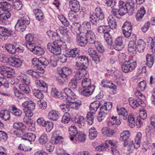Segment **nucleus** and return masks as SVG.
<instances>
[{
	"mask_svg": "<svg viewBox=\"0 0 155 155\" xmlns=\"http://www.w3.org/2000/svg\"><path fill=\"white\" fill-rule=\"evenodd\" d=\"M12 114L15 116H20L22 114V111L15 106L12 107Z\"/></svg>",
	"mask_w": 155,
	"mask_h": 155,
	"instance_id": "680f3d73",
	"label": "nucleus"
},
{
	"mask_svg": "<svg viewBox=\"0 0 155 155\" xmlns=\"http://www.w3.org/2000/svg\"><path fill=\"white\" fill-rule=\"evenodd\" d=\"M98 31L100 33H105L110 31L109 27L107 25L99 26L97 28Z\"/></svg>",
	"mask_w": 155,
	"mask_h": 155,
	"instance_id": "6e6d98bb",
	"label": "nucleus"
},
{
	"mask_svg": "<svg viewBox=\"0 0 155 155\" xmlns=\"http://www.w3.org/2000/svg\"><path fill=\"white\" fill-rule=\"evenodd\" d=\"M137 48L140 52L143 51L146 46L145 42L142 39H139L137 41Z\"/></svg>",
	"mask_w": 155,
	"mask_h": 155,
	"instance_id": "58836bf2",
	"label": "nucleus"
},
{
	"mask_svg": "<svg viewBox=\"0 0 155 155\" xmlns=\"http://www.w3.org/2000/svg\"><path fill=\"white\" fill-rule=\"evenodd\" d=\"M0 117L4 120H8L10 118V113L7 110L2 111L0 113Z\"/></svg>",
	"mask_w": 155,
	"mask_h": 155,
	"instance_id": "a18cd8bd",
	"label": "nucleus"
},
{
	"mask_svg": "<svg viewBox=\"0 0 155 155\" xmlns=\"http://www.w3.org/2000/svg\"><path fill=\"white\" fill-rule=\"evenodd\" d=\"M69 5L71 10L76 13L80 10V5L79 2L77 0H70Z\"/></svg>",
	"mask_w": 155,
	"mask_h": 155,
	"instance_id": "4468645a",
	"label": "nucleus"
},
{
	"mask_svg": "<svg viewBox=\"0 0 155 155\" xmlns=\"http://www.w3.org/2000/svg\"><path fill=\"white\" fill-rule=\"evenodd\" d=\"M61 73L59 74L60 76L64 80V82L68 81V77L72 73L71 69L66 67H64L61 69Z\"/></svg>",
	"mask_w": 155,
	"mask_h": 155,
	"instance_id": "9b49d317",
	"label": "nucleus"
},
{
	"mask_svg": "<svg viewBox=\"0 0 155 155\" xmlns=\"http://www.w3.org/2000/svg\"><path fill=\"white\" fill-rule=\"evenodd\" d=\"M53 123L51 122L48 121L46 122L44 126L45 127L46 131L47 132L51 131L53 127Z\"/></svg>",
	"mask_w": 155,
	"mask_h": 155,
	"instance_id": "0e129e2a",
	"label": "nucleus"
},
{
	"mask_svg": "<svg viewBox=\"0 0 155 155\" xmlns=\"http://www.w3.org/2000/svg\"><path fill=\"white\" fill-rule=\"evenodd\" d=\"M64 93V92L62 93H60L57 89L54 87L52 88L51 91V95L55 98L61 97L63 99V94Z\"/></svg>",
	"mask_w": 155,
	"mask_h": 155,
	"instance_id": "a19ab883",
	"label": "nucleus"
},
{
	"mask_svg": "<svg viewBox=\"0 0 155 155\" xmlns=\"http://www.w3.org/2000/svg\"><path fill=\"white\" fill-rule=\"evenodd\" d=\"M33 52L36 54L40 55L44 54V51L40 47L37 46Z\"/></svg>",
	"mask_w": 155,
	"mask_h": 155,
	"instance_id": "338daca9",
	"label": "nucleus"
},
{
	"mask_svg": "<svg viewBox=\"0 0 155 155\" xmlns=\"http://www.w3.org/2000/svg\"><path fill=\"white\" fill-rule=\"evenodd\" d=\"M116 109L118 114L121 115L124 120H126L127 119V113L125 109L124 108L121 107L119 106L117 107Z\"/></svg>",
	"mask_w": 155,
	"mask_h": 155,
	"instance_id": "c85d7f7f",
	"label": "nucleus"
},
{
	"mask_svg": "<svg viewBox=\"0 0 155 155\" xmlns=\"http://www.w3.org/2000/svg\"><path fill=\"white\" fill-rule=\"evenodd\" d=\"M28 84H21L19 86L20 90L26 94L28 93L30 91V89L28 85Z\"/></svg>",
	"mask_w": 155,
	"mask_h": 155,
	"instance_id": "49530a36",
	"label": "nucleus"
},
{
	"mask_svg": "<svg viewBox=\"0 0 155 155\" xmlns=\"http://www.w3.org/2000/svg\"><path fill=\"white\" fill-rule=\"evenodd\" d=\"M100 106L99 101H94L91 103L90 105V112L93 114H95L97 111Z\"/></svg>",
	"mask_w": 155,
	"mask_h": 155,
	"instance_id": "e433bc0d",
	"label": "nucleus"
},
{
	"mask_svg": "<svg viewBox=\"0 0 155 155\" xmlns=\"http://www.w3.org/2000/svg\"><path fill=\"white\" fill-rule=\"evenodd\" d=\"M85 38L91 44L94 43L96 41V37L94 33L92 30L85 32Z\"/></svg>",
	"mask_w": 155,
	"mask_h": 155,
	"instance_id": "f3484780",
	"label": "nucleus"
},
{
	"mask_svg": "<svg viewBox=\"0 0 155 155\" xmlns=\"http://www.w3.org/2000/svg\"><path fill=\"white\" fill-rule=\"evenodd\" d=\"M81 85L84 88H90L91 84V81L89 78H85L82 80L81 82Z\"/></svg>",
	"mask_w": 155,
	"mask_h": 155,
	"instance_id": "603ef678",
	"label": "nucleus"
},
{
	"mask_svg": "<svg viewBox=\"0 0 155 155\" xmlns=\"http://www.w3.org/2000/svg\"><path fill=\"white\" fill-rule=\"evenodd\" d=\"M73 117H74V116H71L69 113L66 112L62 117L61 122L65 124H67L70 120V119L72 120V118Z\"/></svg>",
	"mask_w": 155,
	"mask_h": 155,
	"instance_id": "de8ad7c7",
	"label": "nucleus"
},
{
	"mask_svg": "<svg viewBox=\"0 0 155 155\" xmlns=\"http://www.w3.org/2000/svg\"><path fill=\"white\" fill-rule=\"evenodd\" d=\"M92 44H94L97 51L100 53H103L104 51V49L103 46L102 45L100 41H96L94 43Z\"/></svg>",
	"mask_w": 155,
	"mask_h": 155,
	"instance_id": "37998d69",
	"label": "nucleus"
},
{
	"mask_svg": "<svg viewBox=\"0 0 155 155\" xmlns=\"http://www.w3.org/2000/svg\"><path fill=\"white\" fill-rule=\"evenodd\" d=\"M92 112H90L87 113V121L89 125H92L94 122V116Z\"/></svg>",
	"mask_w": 155,
	"mask_h": 155,
	"instance_id": "4d7b16f0",
	"label": "nucleus"
},
{
	"mask_svg": "<svg viewBox=\"0 0 155 155\" xmlns=\"http://www.w3.org/2000/svg\"><path fill=\"white\" fill-rule=\"evenodd\" d=\"M101 85L104 87L116 88V86L112 82L106 79H104L101 81Z\"/></svg>",
	"mask_w": 155,
	"mask_h": 155,
	"instance_id": "b1692460",
	"label": "nucleus"
},
{
	"mask_svg": "<svg viewBox=\"0 0 155 155\" xmlns=\"http://www.w3.org/2000/svg\"><path fill=\"white\" fill-rule=\"evenodd\" d=\"M94 89L95 87L92 85L90 87L86 88L82 90L81 93L84 96H89L93 93Z\"/></svg>",
	"mask_w": 155,
	"mask_h": 155,
	"instance_id": "2f4dec72",
	"label": "nucleus"
},
{
	"mask_svg": "<svg viewBox=\"0 0 155 155\" xmlns=\"http://www.w3.org/2000/svg\"><path fill=\"white\" fill-rule=\"evenodd\" d=\"M22 107L23 110H34L35 104L32 101H27L22 104Z\"/></svg>",
	"mask_w": 155,
	"mask_h": 155,
	"instance_id": "dca6fc26",
	"label": "nucleus"
},
{
	"mask_svg": "<svg viewBox=\"0 0 155 155\" xmlns=\"http://www.w3.org/2000/svg\"><path fill=\"white\" fill-rule=\"evenodd\" d=\"M76 60L75 68L77 71L74 79L78 81L87 74V71L86 70L87 68L86 65L88 64V61L87 58L84 56L78 57Z\"/></svg>",
	"mask_w": 155,
	"mask_h": 155,
	"instance_id": "f257e3e1",
	"label": "nucleus"
},
{
	"mask_svg": "<svg viewBox=\"0 0 155 155\" xmlns=\"http://www.w3.org/2000/svg\"><path fill=\"white\" fill-rule=\"evenodd\" d=\"M0 68L2 71H4L5 74H7L8 75H13L15 72L14 69L6 66H2Z\"/></svg>",
	"mask_w": 155,
	"mask_h": 155,
	"instance_id": "4c0bfd02",
	"label": "nucleus"
},
{
	"mask_svg": "<svg viewBox=\"0 0 155 155\" xmlns=\"http://www.w3.org/2000/svg\"><path fill=\"white\" fill-rule=\"evenodd\" d=\"M112 104L110 102H107L104 103V104L101 106L100 108V111L102 113H104L107 114L109 110L112 107Z\"/></svg>",
	"mask_w": 155,
	"mask_h": 155,
	"instance_id": "412c9836",
	"label": "nucleus"
},
{
	"mask_svg": "<svg viewBox=\"0 0 155 155\" xmlns=\"http://www.w3.org/2000/svg\"><path fill=\"white\" fill-rule=\"evenodd\" d=\"M130 132L128 130L123 131L120 134V140L121 141L128 140L130 136Z\"/></svg>",
	"mask_w": 155,
	"mask_h": 155,
	"instance_id": "c03bdc74",
	"label": "nucleus"
},
{
	"mask_svg": "<svg viewBox=\"0 0 155 155\" xmlns=\"http://www.w3.org/2000/svg\"><path fill=\"white\" fill-rule=\"evenodd\" d=\"M137 65V63L135 61L129 60L125 61L123 64L121 66V70L125 73L130 72L135 69Z\"/></svg>",
	"mask_w": 155,
	"mask_h": 155,
	"instance_id": "423d86ee",
	"label": "nucleus"
},
{
	"mask_svg": "<svg viewBox=\"0 0 155 155\" xmlns=\"http://www.w3.org/2000/svg\"><path fill=\"white\" fill-rule=\"evenodd\" d=\"M82 29L85 32L87 31L91 30V26L90 23L84 22L81 25Z\"/></svg>",
	"mask_w": 155,
	"mask_h": 155,
	"instance_id": "bf43d9fd",
	"label": "nucleus"
},
{
	"mask_svg": "<svg viewBox=\"0 0 155 155\" xmlns=\"http://www.w3.org/2000/svg\"><path fill=\"white\" fill-rule=\"evenodd\" d=\"M69 132L70 135L69 137L71 141H74V137L78 133L77 127L75 126L72 125L69 127Z\"/></svg>",
	"mask_w": 155,
	"mask_h": 155,
	"instance_id": "6ab92c4d",
	"label": "nucleus"
},
{
	"mask_svg": "<svg viewBox=\"0 0 155 155\" xmlns=\"http://www.w3.org/2000/svg\"><path fill=\"white\" fill-rule=\"evenodd\" d=\"M72 120L77 124L78 126L80 128H83L85 126L86 123V120L84 116H80L78 117L76 114L74 116V117L72 118Z\"/></svg>",
	"mask_w": 155,
	"mask_h": 155,
	"instance_id": "9d476101",
	"label": "nucleus"
},
{
	"mask_svg": "<svg viewBox=\"0 0 155 155\" xmlns=\"http://www.w3.org/2000/svg\"><path fill=\"white\" fill-rule=\"evenodd\" d=\"M57 31L59 32L63 36V38L65 41L69 43L72 41L73 40L68 34V29L64 27H61L57 29Z\"/></svg>",
	"mask_w": 155,
	"mask_h": 155,
	"instance_id": "1a4fd4ad",
	"label": "nucleus"
},
{
	"mask_svg": "<svg viewBox=\"0 0 155 155\" xmlns=\"http://www.w3.org/2000/svg\"><path fill=\"white\" fill-rule=\"evenodd\" d=\"M77 42L78 45L81 46H84L88 42V41L85 38L83 37L82 34L81 35L77 36Z\"/></svg>",
	"mask_w": 155,
	"mask_h": 155,
	"instance_id": "c756f323",
	"label": "nucleus"
},
{
	"mask_svg": "<svg viewBox=\"0 0 155 155\" xmlns=\"http://www.w3.org/2000/svg\"><path fill=\"white\" fill-rule=\"evenodd\" d=\"M86 137L84 132L78 131V133L74 137V142L76 141L78 142H84L86 140Z\"/></svg>",
	"mask_w": 155,
	"mask_h": 155,
	"instance_id": "a878e982",
	"label": "nucleus"
},
{
	"mask_svg": "<svg viewBox=\"0 0 155 155\" xmlns=\"http://www.w3.org/2000/svg\"><path fill=\"white\" fill-rule=\"evenodd\" d=\"M13 127L16 130L14 131L15 134L18 137H22L23 131L26 128L24 124L20 122H16L13 124Z\"/></svg>",
	"mask_w": 155,
	"mask_h": 155,
	"instance_id": "6e6552de",
	"label": "nucleus"
},
{
	"mask_svg": "<svg viewBox=\"0 0 155 155\" xmlns=\"http://www.w3.org/2000/svg\"><path fill=\"white\" fill-rule=\"evenodd\" d=\"M12 32L10 29L0 27V38L2 40H5L8 36L10 35Z\"/></svg>",
	"mask_w": 155,
	"mask_h": 155,
	"instance_id": "ddd939ff",
	"label": "nucleus"
},
{
	"mask_svg": "<svg viewBox=\"0 0 155 155\" xmlns=\"http://www.w3.org/2000/svg\"><path fill=\"white\" fill-rule=\"evenodd\" d=\"M145 13L146 11L144 8L142 6L140 8V10L138 11L136 14V20L138 21H140L145 14Z\"/></svg>",
	"mask_w": 155,
	"mask_h": 155,
	"instance_id": "72a5a7b5",
	"label": "nucleus"
},
{
	"mask_svg": "<svg viewBox=\"0 0 155 155\" xmlns=\"http://www.w3.org/2000/svg\"><path fill=\"white\" fill-rule=\"evenodd\" d=\"M25 113V116L24 117L23 120L24 122L29 126V129L31 131H34L35 130L34 127L35 124L31 121V119L29 118L32 117L33 114L32 111L33 110H23Z\"/></svg>",
	"mask_w": 155,
	"mask_h": 155,
	"instance_id": "0eeeda50",
	"label": "nucleus"
},
{
	"mask_svg": "<svg viewBox=\"0 0 155 155\" xmlns=\"http://www.w3.org/2000/svg\"><path fill=\"white\" fill-rule=\"evenodd\" d=\"M48 117L49 119L53 120H56L59 117V113L54 110H51L48 113Z\"/></svg>",
	"mask_w": 155,
	"mask_h": 155,
	"instance_id": "473e14b6",
	"label": "nucleus"
},
{
	"mask_svg": "<svg viewBox=\"0 0 155 155\" xmlns=\"http://www.w3.org/2000/svg\"><path fill=\"white\" fill-rule=\"evenodd\" d=\"M104 18V13L100 7H97L95 9V12L91 14L89 21L93 24H96V21L99 20H102Z\"/></svg>",
	"mask_w": 155,
	"mask_h": 155,
	"instance_id": "39448f33",
	"label": "nucleus"
},
{
	"mask_svg": "<svg viewBox=\"0 0 155 155\" xmlns=\"http://www.w3.org/2000/svg\"><path fill=\"white\" fill-rule=\"evenodd\" d=\"M19 80L25 83V84H29L30 81L28 76L24 74H21L19 76Z\"/></svg>",
	"mask_w": 155,
	"mask_h": 155,
	"instance_id": "09e8293b",
	"label": "nucleus"
},
{
	"mask_svg": "<svg viewBox=\"0 0 155 155\" xmlns=\"http://www.w3.org/2000/svg\"><path fill=\"white\" fill-rule=\"evenodd\" d=\"M146 64L149 68H151L153 64L154 56L153 54H147L146 56Z\"/></svg>",
	"mask_w": 155,
	"mask_h": 155,
	"instance_id": "7c9ffc66",
	"label": "nucleus"
},
{
	"mask_svg": "<svg viewBox=\"0 0 155 155\" xmlns=\"http://www.w3.org/2000/svg\"><path fill=\"white\" fill-rule=\"evenodd\" d=\"M97 135V132L94 127H92L89 129V137L92 140L95 138Z\"/></svg>",
	"mask_w": 155,
	"mask_h": 155,
	"instance_id": "79ce46f5",
	"label": "nucleus"
},
{
	"mask_svg": "<svg viewBox=\"0 0 155 155\" xmlns=\"http://www.w3.org/2000/svg\"><path fill=\"white\" fill-rule=\"evenodd\" d=\"M63 99L68 103V105L71 108L77 110L81 105V101L79 100H75L76 95L70 89L66 88L64 89L63 94Z\"/></svg>",
	"mask_w": 155,
	"mask_h": 155,
	"instance_id": "f03ea898",
	"label": "nucleus"
},
{
	"mask_svg": "<svg viewBox=\"0 0 155 155\" xmlns=\"http://www.w3.org/2000/svg\"><path fill=\"white\" fill-rule=\"evenodd\" d=\"M127 12H129L130 14V12L128 11V10L125 6L124 7L119 8L118 10V13L120 15H124Z\"/></svg>",
	"mask_w": 155,
	"mask_h": 155,
	"instance_id": "774afa93",
	"label": "nucleus"
},
{
	"mask_svg": "<svg viewBox=\"0 0 155 155\" xmlns=\"http://www.w3.org/2000/svg\"><path fill=\"white\" fill-rule=\"evenodd\" d=\"M105 3L107 7L111 8H114L116 4V2L114 0H105Z\"/></svg>",
	"mask_w": 155,
	"mask_h": 155,
	"instance_id": "69168bd1",
	"label": "nucleus"
},
{
	"mask_svg": "<svg viewBox=\"0 0 155 155\" xmlns=\"http://www.w3.org/2000/svg\"><path fill=\"white\" fill-rule=\"evenodd\" d=\"M136 45L134 41H130L128 45V50L130 54L132 56L135 55L137 53Z\"/></svg>",
	"mask_w": 155,
	"mask_h": 155,
	"instance_id": "a211bd4d",
	"label": "nucleus"
},
{
	"mask_svg": "<svg viewBox=\"0 0 155 155\" xmlns=\"http://www.w3.org/2000/svg\"><path fill=\"white\" fill-rule=\"evenodd\" d=\"M15 52L22 53L24 51V48L23 45L18 42H14Z\"/></svg>",
	"mask_w": 155,
	"mask_h": 155,
	"instance_id": "3c124183",
	"label": "nucleus"
},
{
	"mask_svg": "<svg viewBox=\"0 0 155 155\" xmlns=\"http://www.w3.org/2000/svg\"><path fill=\"white\" fill-rule=\"evenodd\" d=\"M5 48L7 51L10 54H14L15 53L14 42L13 44H7L5 45Z\"/></svg>",
	"mask_w": 155,
	"mask_h": 155,
	"instance_id": "ea45409f",
	"label": "nucleus"
},
{
	"mask_svg": "<svg viewBox=\"0 0 155 155\" xmlns=\"http://www.w3.org/2000/svg\"><path fill=\"white\" fill-rule=\"evenodd\" d=\"M118 142L116 140H107L105 141V144L106 148L110 146L111 147V150L112 148H117L118 146Z\"/></svg>",
	"mask_w": 155,
	"mask_h": 155,
	"instance_id": "c9c22d12",
	"label": "nucleus"
},
{
	"mask_svg": "<svg viewBox=\"0 0 155 155\" xmlns=\"http://www.w3.org/2000/svg\"><path fill=\"white\" fill-rule=\"evenodd\" d=\"M24 16L20 15V19L18 20L16 23L15 28L18 31L22 32L24 31L26 28V25L30 23L29 17L26 15L24 14Z\"/></svg>",
	"mask_w": 155,
	"mask_h": 155,
	"instance_id": "20e7f679",
	"label": "nucleus"
},
{
	"mask_svg": "<svg viewBox=\"0 0 155 155\" xmlns=\"http://www.w3.org/2000/svg\"><path fill=\"white\" fill-rule=\"evenodd\" d=\"M22 64V61L19 58L15 57H11L9 64L11 66L15 68H18L21 66Z\"/></svg>",
	"mask_w": 155,
	"mask_h": 155,
	"instance_id": "2eb2a0df",
	"label": "nucleus"
},
{
	"mask_svg": "<svg viewBox=\"0 0 155 155\" xmlns=\"http://www.w3.org/2000/svg\"><path fill=\"white\" fill-rule=\"evenodd\" d=\"M102 134L107 137H110L115 133L114 130L106 127H104L101 130Z\"/></svg>",
	"mask_w": 155,
	"mask_h": 155,
	"instance_id": "cd10ccee",
	"label": "nucleus"
},
{
	"mask_svg": "<svg viewBox=\"0 0 155 155\" xmlns=\"http://www.w3.org/2000/svg\"><path fill=\"white\" fill-rule=\"evenodd\" d=\"M80 26V25L78 23H73L71 25V30L72 32L77 36L81 35V34H82Z\"/></svg>",
	"mask_w": 155,
	"mask_h": 155,
	"instance_id": "aec40b11",
	"label": "nucleus"
},
{
	"mask_svg": "<svg viewBox=\"0 0 155 155\" xmlns=\"http://www.w3.org/2000/svg\"><path fill=\"white\" fill-rule=\"evenodd\" d=\"M43 63H41L37 66H35L34 69L36 70L39 73L43 74L44 72V68L45 66L48 64L45 65Z\"/></svg>",
	"mask_w": 155,
	"mask_h": 155,
	"instance_id": "052dcab7",
	"label": "nucleus"
},
{
	"mask_svg": "<svg viewBox=\"0 0 155 155\" xmlns=\"http://www.w3.org/2000/svg\"><path fill=\"white\" fill-rule=\"evenodd\" d=\"M11 59V57H8L5 54H0V61L4 63H8L9 64Z\"/></svg>",
	"mask_w": 155,
	"mask_h": 155,
	"instance_id": "8fccbe9b",
	"label": "nucleus"
},
{
	"mask_svg": "<svg viewBox=\"0 0 155 155\" xmlns=\"http://www.w3.org/2000/svg\"><path fill=\"white\" fill-rule=\"evenodd\" d=\"M80 50L77 48L68 49L65 51V54L69 57H75L79 54Z\"/></svg>",
	"mask_w": 155,
	"mask_h": 155,
	"instance_id": "4be33fe9",
	"label": "nucleus"
},
{
	"mask_svg": "<svg viewBox=\"0 0 155 155\" xmlns=\"http://www.w3.org/2000/svg\"><path fill=\"white\" fill-rule=\"evenodd\" d=\"M125 6L130 12V14L132 15L134 10V2L133 0H127Z\"/></svg>",
	"mask_w": 155,
	"mask_h": 155,
	"instance_id": "bb28decb",
	"label": "nucleus"
},
{
	"mask_svg": "<svg viewBox=\"0 0 155 155\" xmlns=\"http://www.w3.org/2000/svg\"><path fill=\"white\" fill-rule=\"evenodd\" d=\"M32 66L34 68L35 66H37L41 63H43V64L45 65L48 64H49L48 60L43 57H41L38 58H33L32 60Z\"/></svg>",
	"mask_w": 155,
	"mask_h": 155,
	"instance_id": "f8f14e48",
	"label": "nucleus"
},
{
	"mask_svg": "<svg viewBox=\"0 0 155 155\" xmlns=\"http://www.w3.org/2000/svg\"><path fill=\"white\" fill-rule=\"evenodd\" d=\"M35 84L37 86H39L44 88V91H47V86L45 83L43 81L37 80L35 81Z\"/></svg>",
	"mask_w": 155,
	"mask_h": 155,
	"instance_id": "864d4df0",
	"label": "nucleus"
},
{
	"mask_svg": "<svg viewBox=\"0 0 155 155\" xmlns=\"http://www.w3.org/2000/svg\"><path fill=\"white\" fill-rule=\"evenodd\" d=\"M33 12L37 20L39 21L44 19V14L41 10L39 9H35L33 10Z\"/></svg>",
	"mask_w": 155,
	"mask_h": 155,
	"instance_id": "f704fd0d",
	"label": "nucleus"
},
{
	"mask_svg": "<svg viewBox=\"0 0 155 155\" xmlns=\"http://www.w3.org/2000/svg\"><path fill=\"white\" fill-rule=\"evenodd\" d=\"M48 138L47 135L45 133L42 134L39 137L38 141L41 144H44L48 141Z\"/></svg>",
	"mask_w": 155,
	"mask_h": 155,
	"instance_id": "5fc2aeb1",
	"label": "nucleus"
},
{
	"mask_svg": "<svg viewBox=\"0 0 155 155\" xmlns=\"http://www.w3.org/2000/svg\"><path fill=\"white\" fill-rule=\"evenodd\" d=\"M128 120L129 122L128 125L131 128H134L135 126V120L134 118L132 115L129 116L128 118Z\"/></svg>",
	"mask_w": 155,
	"mask_h": 155,
	"instance_id": "e2e57ef3",
	"label": "nucleus"
},
{
	"mask_svg": "<svg viewBox=\"0 0 155 155\" xmlns=\"http://www.w3.org/2000/svg\"><path fill=\"white\" fill-rule=\"evenodd\" d=\"M59 132V131L56 130L54 131L53 133V137L55 138L54 143L56 144L59 143L62 138L61 136L57 135V134Z\"/></svg>",
	"mask_w": 155,
	"mask_h": 155,
	"instance_id": "13d9d810",
	"label": "nucleus"
},
{
	"mask_svg": "<svg viewBox=\"0 0 155 155\" xmlns=\"http://www.w3.org/2000/svg\"><path fill=\"white\" fill-rule=\"evenodd\" d=\"M107 21L110 28L113 29L116 28L117 22L115 18L112 16L110 15L107 18Z\"/></svg>",
	"mask_w": 155,
	"mask_h": 155,
	"instance_id": "5701e85b",
	"label": "nucleus"
},
{
	"mask_svg": "<svg viewBox=\"0 0 155 155\" xmlns=\"http://www.w3.org/2000/svg\"><path fill=\"white\" fill-rule=\"evenodd\" d=\"M22 136V139L28 140L30 142L34 141L36 138V135L31 133H25L23 134Z\"/></svg>",
	"mask_w": 155,
	"mask_h": 155,
	"instance_id": "393cba45",
	"label": "nucleus"
},
{
	"mask_svg": "<svg viewBox=\"0 0 155 155\" xmlns=\"http://www.w3.org/2000/svg\"><path fill=\"white\" fill-rule=\"evenodd\" d=\"M67 47L66 43L61 40H55L53 42H49L47 45L48 49L55 55L60 54L61 50H65Z\"/></svg>",
	"mask_w": 155,
	"mask_h": 155,
	"instance_id": "7ed1b4c3",
	"label": "nucleus"
}]
</instances>
